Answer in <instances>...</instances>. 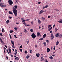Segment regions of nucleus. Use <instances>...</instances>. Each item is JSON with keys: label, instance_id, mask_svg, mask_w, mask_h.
I'll return each instance as SVG.
<instances>
[{"label": "nucleus", "instance_id": "1", "mask_svg": "<svg viewBox=\"0 0 62 62\" xmlns=\"http://www.w3.org/2000/svg\"><path fill=\"white\" fill-rule=\"evenodd\" d=\"M13 10L14 13L15 14V16L16 17H17V13H18V11H17V10H16V9L14 7H13Z\"/></svg>", "mask_w": 62, "mask_h": 62}, {"label": "nucleus", "instance_id": "2", "mask_svg": "<svg viewBox=\"0 0 62 62\" xmlns=\"http://www.w3.org/2000/svg\"><path fill=\"white\" fill-rule=\"evenodd\" d=\"M0 6L1 7L5 8L6 7V5L4 3H0Z\"/></svg>", "mask_w": 62, "mask_h": 62}, {"label": "nucleus", "instance_id": "3", "mask_svg": "<svg viewBox=\"0 0 62 62\" xmlns=\"http://www.w3.org/2000/svg\"><path fill=\"white\" fill-rule=\"evenodd\" d=\"M8 2L9 3V4L10 5H12L13 4V2L12 1H11V0H8Z\"/></svg>", "mask_w": 62, "mask_h": 62}, {"label": "nucleus", "instance_id": "4", "mask_svg": "<svg viewBox=\"0 0 62 62\" xmlns=\"http://www.w3.org/2000/svg\"><path fill=\"white\" fill-rule=\"evenodd\" d=\"M31 36L32 38L33 39V38H35L36 36V35L34 34V33H33L31 35Z\"/></svg>", "mask_w": 62, "mask_h": 62}, {"label": "nucleus", "instance_id": "5", "mask_svg": "<svg viewBox=\"0 0 62 62\" xmlns=\"http://www.w3.org/2000/svg\"><path fill=\"white\" fill-rule=\"evenodd\" d=\"M58 22L59 23H62V19H60L58 21Z\"/></svg>", "mask_w": 62, "mask_h": 62}, {"label": "nucleus", "instance_id": "6", "mask_svg": "<svg viewBox=\"0 0 62 62\" xmlns=\"http://www.w3.org/2000/svg\"><path fill=\"white\" fill-rule=\"evenodd\" d=\"M59 36V33H56L55 35L56 37H58Z\"/></svg>", "mask_w": 62, "mask_h": 62}, {"label": "nucleus", "instance_id": "7", "mask_svg": "<svg viewBox=\"0 0 62 62\" xmlns=\"http://www.w3.org/2000/svg\"><path fill=\"white\" fill-rule=\"evenodd\" d=\"M59 44V42L58 41H57L56 42V45L57 46V45H58Z\"/></svg>", "mask_w": 62, "mask_h": 62}, {"label": "nucleus", "instance_id": "8", "mask_svg": "<svg viewBox=\"0 0 62 62\" xmlns=\"http://www.w3.org/2000/svg\"><path fill=\"white\" fill-rule=\"evenodd\" d=\"M46 34H44L43 35V38H46Z\"/></svg>", "mask_w": 62, "mask_h": 62}, {"label": "nucleus", "instance_id": "9", "mask_svg": "<svg viewBox=\"0 0 62 62\" xmlns=\"http://www.w3.org/2000/svg\"><path fill=\"white\" fill-rule=\"evenodd\" d=\"M8 51L9 53H10L11 52V49L9 48Z\"/></svg>", "mask_w": 62, "mask_h": 62}, {"label": "nucleus", "instance_id": "10", "mask_svg": "<svg viewBox=\"0 0 62 62\" xmlns=\"http://www.w3.org/2000/svg\"><path fill=\"white\" fill-rule=\"evenodd\" d=\"M50 49H49V48H47V52H50Z\"/></svg>", "mask_w": 62, "mask_h": 62}, {"label": "nucleus", "instance_id": "11", "mask_svg": "<svg viewBox=\"0 0 62 62\" xmlns=\"http://www.w3.org/2000/svg\"><path fill=\"white\" fill-rule=\"evenodd\" d=\"M40 35V33H39V32L37 33V36H39V35Z\"/></svg>", "mask_w": 62, "mask_h": 62}, {"label": "nucleus", "instance_id": "12", "mask_svg": "<svg viewBox=\"0 0 62 62\" xmlns=\"http://www.w3.org/2000/svg\"><path fill=\"white\" fill-rule=\"evenodd\" d=\"M38 22L39 24L40 23H41V22L40 21V20L39 19H38Z\"/></svg>", "mask_w": 62, "mask_h": 62}, {"label": "nucleus", "instance_id": "13", "mask_svg": "<svg viewBox=\"0 0 62 62\" xmlns=\"http://www.w3.org/2000/svg\"><path fill=\"white\" fill-rule=\"evenodd\" d=\"M43 10H41L40 11L39 13V14H41V13H43Z\"/></svg>", "mask_w": 62, "mask_h": 62}, {"label": "nucleus", "instance_id": "14", "mask_svg": "<svg viewBox=\"0 0 62 62\" xmlns=\"http://www.w3.org/2000/svg\"><path fill=\"white\" fill-rule=\"evenodd\" d=\"M23 32L25 33H27V31L26 29H25L23 31Z\"/></svg>", "mask_w": 62, "mask_h": 62}, {"label": "nucleus", "instance_id": "15", "mask_svg": "<svg viewBox=\"0 0 62 62\" xmlns=\"http://www.w3.org/2000/svg\"><path fill=\"white\" fill-rule=\"evenodd\" d=\"M41 19H42L43 21H44V20H45V18H44V17H42Z\"/></svg>", "mask_w": 62, "mask_h": 62}, {"label": "nucleus", "instance_id": "16", "mask_svg": "<svg viewBox=\"0 0 62 62\" xmlns=\"http://www.w3.org/2000/svg\"><path fill=\"white\" fill-rule=\"evenodd\" d=\"M51 25H49L48 26V28H51Z\"/></svg>", "mask_w": 62, "mask_h": 62}, {"label": "nucleus", "instance_id": "17", "mask_svg": "<svg viewBox=\"0 0 62 62\" xmlns=\"http://www.w3.org/2000/svg\"><path fill=\"white\" fill-rule=\"evenodd\" d=\"M11 43L12 44H13V45H14V42L13 41H12V40L11 41Z\"/></svg>", "mask_w": 62, "mask_h": 62}, {"label": "nucleus", "instance_id": "18", "mask_svg": "<svg viewBox=\"0 0 62 62\" xmlns=\"http://www.w3.org/2000/svg\"><path fill=\"white\" fill-rule=\"evenodd\" d=\"M6 23H9V20H8L6 21Z\"/></svg>", "mask_w": 62, "mask_h": 62}, {"label": "nucleus", "instance_id": "19", "mask_svg": "<svg viewBox=\"0 0 62 62\" xmlns=\"http://www.w3.org/2000/svg\"><path fill=\"white\" fill-rule=\"evenodd\" d=\"M30 57V56H29L28 55H27L26 56V58L27 59H28Z\"/></svg>", "mask_w": 62, "mask_h": 62}, {"label": "nucleus", "instance_id": "20", "mask_svg": "<svg viewBox=\"0 0 62 62\" xmlns=\"http://www.w3.org/2000/svg\"><path fill=\"white\" fill-rule=\"evenodd\" d=\"M17 7H18V6L17 5H15V6L14 7L15 8V9H17Z\"/></svg>", "mask_w": 62, "mask_h": 62}, {"label": "nucleus", "instance_id": "21", "mask_svg": "<svg viewBox=\"0 0 62 62\" xmlns=\"http://www.w3.org/2000/svg\"><path fill=\"white\" fill-rule=\"evenodd\" d=\"M49 58L51 59H53V57H52V56H51L50 57H49Z\"/></svg>", "mask_w": 62, "mask_h": 62}, {"label": "nucleus", "instance_id": "22", "mask_svg": "<svg viewBox=\"0 0 62 62\" xmlns=\"http://www.w3.org/2000/svg\"><path fill=\"white\" fill-rule=\"evenodd\" d=\"M19 50H20V52H23V49H22L19 48Z\"/></svg>", "mask_w": 62, "mask_h": 62}, {"label": "nucleus", "instance_id": "23", "mask_svg": "<svg viewBox=\"0 0 62 62\" xmlns=\"http://www.w3.org/2000/svg\"><path fill=\"white\" fill-rule=\"evenodd\" d=\"M8 13H9V14H12V12H11L10 11H9Z\"/></svg>", "mask_w": 62, "mask_h": 62}, {"label": "nucleus", "instance_id": "24", "mask_svg": "<svg viewBox=\"0 0 62 62\" xmlns=\"http://www.w3.org/2000/svg\"><path fill=\"white\" fill-rule=\"evenodd\" d=\"M10 33H12L13 32V30L10 31Z\"/></svg>", "mask_w": 62, "mask_h": 62}, {"label": "nucleus", "instance_id": "25", "mask_svg": "<svg viewBox=\"0 0 62 62\" xmlns=\"http://www.w3.org/2000/svg\"><path fill=\"white\" fill-rule=\"evenodd\" d=\"M17 60H19V58L18 57H16Z\"/></svg>", "mask_w": 62, "mask_h": 62}, {"label": "nucleus", "instance_id": "26", "mask_svg": "<svg viewBox=\"0 0 62 62\" xmlns=\"http://www.w3.org/2000/svg\"><path fill=\"white\" fill-rule=\"evenodd\" d=\"M27 43V44H28L29 43V40H28V41H26Z\"/></svg>", "mask_w": 62, "mask_h": 62}, {"label": "nucleus", "instance_id": "27", "mask_svg": "<svg viewBox=\"0 0 62 62\" xmlns=\"http://www.w3.org/2000/svg\"><path fill=\"white\" fill-rule=\"evenodd\" d=\"M44 46H46V42H44Z\"/></svg>", "mask_w": 62, "mask_h": 62}, {"label": "nucleus", "instance_id": "28", "mask_svg": "<svg viewBox=\"0 0 62 62\" xmlns=\"http://www.w3.org/2000/svg\"><path fill=\"white\" fill-rule=\"evenodd\" d=\"M4 28H2L1 30L2 32H4Z\"/></svg>", "mask_w": 62, "mask_h": 62}, {"label": "nucleus", "instance_id": "29", "mask_svg": "<svg viewBox=\"0 0 62 62\" xmlns=\"http://www.w3.org/2000/svg\"><path fill=\"white\" fill-rule=\"evenodd\" d=\"M25 54H27V51L26 50H25Z\"/></svg>", "mask_w": 62, "mask_h": 62}, {"label": "nucleus", "instance_id": "30", "mask_svg": "<svg viewBox=\"0 0 62 62\" xmlns=\"http://www.w3.org/2000/svg\"><path fill=\"white\" fill-rule=\"evenodd\" d=\"M36 55L37 57H39V55L37 54H36Z\"/></svg>", "mask_w": 62, "mask_h": 62}, {"label": "nucleus", "instance_id": "31", "mask_svg": "<svg viewBox=\"0 0 62 62\" xmlns=\"http://www.w3.org/2000/svg\"><path fill=\"white\" fill-rule=\"evenodd\" d=\"M30 31L31 32H32L33 31V30L31 29L30 30Z\"/></svg>", "mask_w": 62, "mask_h": 62}, {"label": "nucleus", "instance_id": "32", "mask_svg": "<svg viewBox=\"0 0 62 62\" xmlns=\"http://www.w3.org/2000/svg\"><path fill=\"white\" fill-rule=\"evenodd\" d=\"M54 10H56L58 12V11H59V10H57V9H54Z\"/></svg>", "mask_w": 62, "mask_h": 62}, {"label": "nucleus", "instance_id": "33", "mask_svg": "<svg viewBox=\"0 0 62 62\" xmlns=\"http://www.w3.org/2000/svg\"><path fill=\"white\" fill-rule=\"evenodd\" d=\"M9 35L10 36V39H12V37L11 36V35H10V34H9Z\"/></svg>", "mask_w": 62, "mask_h": 62}, {"label": "nucleus", "instance_id": "34", "mask_svg": "<svg viewBox=\"0 0 62 62\" xmlns=\"http://www.w3.org/2000/svg\"><path fill=\"white\" fill-rule=\"evenodd\" d=\"M48 5H47L45 7V8H48Z\"/></svg>", "mask_w": 62, "mask_h": 62}, {"label": "nucleus", "instance_id": "35", "mask_svg": "<svg viewBox=\"0 0 62 62\" xmlns=\"http://www.w3.org/2000/svg\"><path fill=\"white\" fill-rule=\"evenodd\" d=\"M60 36L61 37V38H62V34H61L60 35Z\"/></svg>", "mask_w": 62, "mask_h": 62}, {"label": "nucleus", "instance_id": "36", "mask_svg": "<svg viewBox=\"0 0 62 62\" xmlns=\"http://www.w3.org/2000/svg\"><path fill=\"white\" fill-rule=\"evenodd\" d=\"M12 46L13 48H14V49L15 48V46H14L13 45H12Z\"/></svg>", "mask_w": 62, "mask_h": 62}, {"label": "nucleus", "instance_id": "37", "mask_svg": "<svg viewBox=\"0 0 62 62\" xmlns=\"http://www.w3.org/2000/svg\"><path fill=\"white\" fill-rule=\"evenodd\" d=\"M45 59L44 58L43 59H42L41 60H40V61H43V60H44Z\"/></svg>", "mask_w": 62, "mask_h": 62}, {"label": "nucleus", "instance_id": "38", "mask_svg": "<svg viewBox=\"0 0 62 62\" xmlns=\"http://www.w3.org/2000/svg\"><path fill=\"white\" fill-rule=\"evenodd\" d=\"M25 21V20H22V23H23V22H24Z\"/></svg>", "mask_w": 62, "mask_h": 62}, {"label": "nucleus", "instance_id": "39", "mask_svg": "<svg viewBox=\"0 0 62 62\" xmlns=\"http://www.w3.org/2000/svg\"><path fill=\"white\" fill-rule=\"evenodd\" d=\"M50 33H51V34H52V33H53V31H50Z\"/></svg>", "mask_w": 62, "mask_h": 62}, {"label": "nucleus", "instance_id": "40", "mask_svg": "<svg viewBox=\"0 0 62 62\" xmlns=\"http://www.w3.org/2000/svg\"><path fill=\"white\" fill-rule=\"evenodd\" d=\"M49 29H48V31H50L51 30V28H49Z\"/></svg>", "mask_w": 62, "mask_h": 62}, {"label": "nucleus", "instance_id": "41", "mask_svg": "<svg viewBox=\"0 0 62 62\" xmlns=\"http://www.w3.org/2000/svg\"><path fill=\"white\" fill-rule=\"evenodd\" d=\"M15 55H17V52H16V53H14Z\"/></svg>", "mask_w": 62, "mask_h": 62}, {"label": "nucleus", "instance_id": "42", "mask_svg": "<svg viewBox=\"0 0 62 62\" xmlns=\"http://www.w3.org/2000/svg\"><path fill=\"white\" fill-rule=\"evenodd\" d=\"M0 35L1 36H3V34H2V33H0Z\"/></svg>", "mask_w": 62, "mask_h": 62}, {"label": "nucleus", "instance_id": "43", "mask_svg": "<svg viewBox=\"0 0 62 62\" xmlns=\"http://www.w3.org/2000/svg\"><path fill=\"white\" fill-rule=\"evenodd\" d=\"M6 58L7 59H8V56H6Z\"/></svg>", "mask_w": 62, "mask_h": 62}, {"label": "nucleus", "instance_id": "44", "mask_svg": "<svg viewBox=\"0 0 62 62\" xmlns=\"http://www.w3.org/2000/svg\"><path fill=\"white\" fill-rule=\"evenodd\" d=\"M17 28H16V27H15L14 28V29L16 30V31H17Z\"/></svg>", "mask_w": 62, "mask_h": 62}, {"label": "nucleus", "instance_id": "45", "mask_svg": "<svg viewBox=\"0 0 62 62\" xmlns=\"http://www.w3.org/2000/svg\"><path fill=\"white\" fill-rule=\"evenodd\" d=\"M22 47H23V46L22 45H21L20 46V48H22Z\"/></svg>", "mask_w": 62, "mask_h": 62}, {"label": "nucleus", "instance_id": "46", "mask_svg": "<svg viewBox=\"0 0 62 62\" xmlns=\"http://www.w3.org/2000/svg\"><path fill=\"white\" fill-rule=\"evenodd\" d=\"M16 2L17 3H18V0H16Z\"/></svg>", "mask_w": 62, "mask_h": 62}, {"label": "nucleus", "instance_id": "47", "mask_svg": "<svg viewBox=\"0 0 62 62\" xmlns=\"http://www.w3.org/2000/svg\"><path fill=\"white\" fill-rule=\"evenodd\" d=\"M43 40V38H41V39H39V40Z\"/></svg>", "mask_w": 62, "mask_h": 62}, {"label": "nucleus", "instance_id": "48", "mask_svg": "<svg viewBox=\"0 0 62 62\" xmlns=\"http://www.w3.org/2000/svg\"><path fill=\"white\" fill-rule=\"evenodd\" d=\"M54 47V48L53 49L54 50H55V46Z\"/></svg>", "mask_w": 62, "mask_h": 62}, {"label": "nucleus", "instance_id": "49", "mask_svg": "<svg viewBox=\"0 0 62 62\" xmlns=\"http://www.w3.org/2000/svg\"><path fill=\"white\" fill-rule=\"evenodd\" d=\"M23 24H26V23L25 22H24L23 23Z\"/></svg>", "mask_w": 62, "mask_h": 62}, {"label": "nucleus", "instance_id": "50", "mask_svg": "<svg viewBox=\"0 0 62 62\" xmlns=\"http://www.w3.org/2000/svg\"><path fill=\"white\" fill-rule=\"evenodd\" d=\"M14 37H15V38H18V37H16V35H14Z\"/></svg>", "mask_w": 62, "mask_h": 62}, {"label": "nucleus", "instance_id": "51", "mask_svg": "<svg viewBox=\"0 0 62 62\" xmlns=\"http://www.w3.org/2000/svg\"><path fill=\"white\" fill-rule=\"evenodd\" d=\"M46 42H47V43H49V40H46Z\"/></svg>", "mask_w": 62, "mask_h": 62}, {"label": "nucleus", "instance_id": "52", "mask_svg": "<svg viewBox=\"0 0 62 62\" xmlns=\"http://www.w3.org/2000/svg\"><path fill=\"white\" fill-rule=\"evenodd\" d=\"M15 52H17V50L16 49H15Z\"/></svg>", "mask_w": 62, "mask_h": 62}, {"label": "nucleus", "instance_id": "53", "mask_svg": "<svg viewBox=\"0 0 62 62\" xmlns=\"http://www.w3.org/2000/svg\"><path fill=\"white\" fill-rule=\"evenodd\" d=\"M55 30H56V31H55H55H57V30H58V29H57V28H55Z\"/></svg>", "mask_w": 62, "mask_h": 62}, {"label": "nucleus", "instance_id": "54", "mask_svg": "<svg viewBox=\"0 0 62 62\" xmlns=\"http://www.w3.org/2000/svg\"><path fill=\"white\" fill-rule=\"evenodd\" d=\"M51 37H54V35L53 34H52L51 35Z\"/></svg>", "mask_w": 62, "mask_h": 62}, {"label": "nucleus", "instance_id": "55", "mask_svg": "<svg viewBox=\"0 0 62 62\" xmlns=\"http://www.w3.org/2000/svg\"><path fill=\"white\" fill-rule=\"evenodd\" d=\"M8 18H9V19H11V18H12V17H10L9 16H8Z\"/></svg>", "mask_w": 62, "mask_h": 62}, {"label": "nucleus", "instance_id": "56", "mask_svg": "<svg viewBox=\"0 0 62 62\" xmlns=\"http://www.w3.org/2000/svg\"><path fill=\"white\" fill-rule=\"evenodd\" d=\"M53 38H54V37H51V39H53Z\"/></svg>", "mask_w": 62, "mask_h": 62}, {"label": "nucleus", "instance_id": "57", "mask_svg": "<svg viewBox=\"0 0 62 62\" xmlns=\"http://www.w3.org/2000/svg\"><path fill=\"white\" fill-rule=\"evenodd\" d=\"M3 49H4V50H6V47H4L3 48Z\"/></svg>", "mask_w": 62, "mask_h": 62}, {"label": "nucleus", "instance_id": "58", "mask_svg": "<svg viewBox=\"0 0 62 62\" xmlns=\"http://www.w3.org/2000/svg\"><path fill=\"white\" fill-rule=\"evenodd\" d=\"M43 56H42V57H41V59H42V58H43Z\"/></svg>", "mask_w": 62, "mask_h": 62}, {"label": "nucleus", "instance_id": "59", "mask_svg": "<svg viewBox=\"0 0 62 62\" xmlns=\"http://www.w3.org/2000/svg\"><path fill=\"white\" fill-rule=\"evenodd\" d=\"M10 55H11V57H13V55L11 54H10Z\"/></svg>", "mask_w": 62, "mask_h": 62}, {"label": "nucleus", "instance_id": "60", "mask_svg": "<svg viewBox=\"0 0 62 62\" xmlns=\"http://www.w3.org/2000/svg\"><path fill=\"white\" fill-rule=\"evenodd\" d=\"M48 18H50L51 17H50V16H48Z\"/></svg>", "mask_w": 62, "mask_h": 62}, {"label": "nucleus", "instance_id": "61", "mask_svg": "<svg viewBox=\"0 0 62 62\" xmlns=\"http://www.w3.org/2000/svg\"><path fill=\"white\" fill-rule=\"evenodd\" d=\"M5 47L6 48H7V46L6 45L5 46Z\"/></svg>", "mask_w": 62, "mask_h": 62}, {"label": "nucleus", "instance_id": "62", "mask_svg": "<svg viewBox=\"0 0 62 62\" xmlns=\"http://www.w3.org/2000/svg\"><path fill=\"white\" fill-rule=\"evenodd\" d=\"M45 62H48L47 60H46Z\"/></svg>", "mask_w": 62, "mask_h": 62}, {"label": "nucleus", "instance_id": "63", "mask_svg": "<svg viewBox=\"0 0 62 62\" xmlns=\"http://www.w3.org/2000/svg\"><path fill=\"white\" fill-rule=\"evenodd\" d=\"M41 3V2H38V4H40Z\"/></svg>", "mask_w": 62, "mask_h": 62}, {"label": "nucleus", "instance_id": "64", "mask_svg": "<svg viewBox=\"0 0 62 62\" xmlns=\"http://www.w3.org/2000/svg\"><path fill=\"white\" fill-rule=\"evenodd\" d=\"M2 44H5V43H4V42H2Z\"/></svg>", "mask_w": 62, "mask_h": 62}]
</instances>
